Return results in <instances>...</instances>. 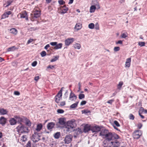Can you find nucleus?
Masks as SVG:
<instances>
[{
    "label": "nucleus",
    "instance_id": "nucleus-1",
    "mask_svg": "<svg viewBox=\"0 0 147 147\" xmlns=\"http://www.w3.org/2000/svg\"><path fill=\"white\" fill-rule=\"evenodd\" d=\"M119 142L117 140L113 141L105 140L103 142L102 145L103 147H111L113 145H119Z\"/></svg>",
    "mask_w": 147,
    "mask_h": 147
},
{
    "label": "nucleus",
    "instance_id": "nucleus-2",
    "mask_svg": "<svg viewBox=\"0 0 147 147\" xmlns=\"http://www.w3.org/2000/svg\"><path fill=\"white\" fill-rule=\"evenodd\" d=\"M105 138L106 139V140L113 141L115 139H119V137L117 134L114 133L109 132Z\"/></svg>",
    "mask_w": 147,
    "mask_h": 147
},
{
    "label": "nucleus",
    "instance_id": "nucleus-3",
    "mask_svg": "<svg viewBox=\"0 0 147 147\" xmlns=\"http://www.w3.org/2000/svg\"><path fill=\"white\" fill-rule=\"evenodd\" d=\"M75 126L76 124L74 121H68L67 123V125L65 127L66 130L67 131L71 132Z\"/></svg>",
    "mask_w": 147,
    "mask_h": 147
},
{
    "label": "nucleus",
    "instance_id": "nucleus-4",
    "mask_svg": "<svg viewBox=\"0 0 147 147\" xmlns=\"http://www.w3.org/2000/svg\"><path fill=\"white\" fill-rule=\"evenodd\" d=\"M16 128L19 133H28L29 131L28 127L22 125L21 123H20V124Z\"/></svg>",
    "mask_w": 147,
    "mask_h": 147
},
{
    "label": "nucleus",
    "instance_id": "nucleus-5",
    "mask_svg": "<svg viewBox=\"0 0 147 147\" xmlns=\"http://www.w3.org/2000/svg\"><path fill=\"white\" fill-rule=\"evenodd\" d=\"M40 134L35 132L33 134L31 139L33 142H36L40 140Z\"/></svg>",
    "mask_w": 147,
    "mask_h": 147
},
{
    "label": "nucleus",
    "instance_id": "nucleus-6",
    "mask_svg": "<svg viewBox=\"0 0 147 147\" xmlns=\"http://www.w3.org/2000/svg\"><path fill=\"white\" fill-rule=\"evenodd\" d=\"M142 135V132L141 130H137L135 131L133 134V136L134 139H138Z\"/></svg>",
    "mask_w": 147,
    "mask_h": 147
},
{
    "label": "nucleus",
    "instance_id": "nucleus-7",
    "mask_svg": "<svg viewBox=\"0 0 147 147\" xmlns=\"http://www.w3.org/2000/svg\"><path fill=\"white\" fill-rule=\"evenodd\" d=\"M63 88V87H62L61 88V90L55 96V101L57 103H58L59 102L61 98L62 94V89Z\"/></svg>",
    "mask_w": 147,
    "mask_h": 147
},
{
    "label": "nucleus",
    "instance_id": "nucleus-8",
    "mask_svg": "<svg viewBox=\"0 0 147 147\" xmlns=\"http://www.w3.org/2000/svg\"><path fill=\"white\" fill-rule=\"evenodd\" d=\"M68 9V8L66 7L65 5L61 6L58 9L59 12L61 13H66Z\"/></svg>",
    "mask_w": 147,
    "mask_h": 147
},
{
    "label": "nucleus",
    "instance_id": "nucleus-9",
    "mask_svg": "<svg viewBox=\"0 0 147 147\" xmlns=\"http://www.w3.org/2000/svg\"><path fill=\"white\" fill-rule=\"evenodd\" d=\"M74 39L73 38H68L65 40V45L66 46H69L74 41Z\"/></svg>",
    "mask_w": 147,
    "mask_h": 147
},
{
    "label": "nucleus",
    "instance_id": "nucleus-10",
    "mask_svg": "<svg viewBox=\"0 0 147 147\" xmlns=\"http://www.w3.org/2000/svg\"><path fill=\"white\" fill-rule=\"evenodd\" d=\"M72 137L71 135H69L66 136L64 140V141L65 143L69 144L72 140Z\"/></svg>",
    "mask_w": 147,
    "mask_h": 147
},
{
    "label": "nucleus",
    "instance_id": "nucleus-11",
    "mask_svg": "<svg viewBox=\"0 0 147 147\" xmlns=\"http://www.w3.org/2000/svg\"><path fill=\"white\" fill-rule=\"evenodd\" d=\"M109 133L108 130L106 129H102L100 133V136H101L103 138H105Z\"/></svg>",
    "mask_w": 147,
    "mask_h": 147
},
{
    "label": "nucleus",
    "instance_id": "nucleus-12",
    "mask_svg": "<svg viewBox=\"0 0 147 147\" xmlns=\"http://www.w3.org/2000/svg\"><path fill=\"white\" fill-rule=\"evenodd\" d=\"M70 90L71 91V92L69 95V100L71 101H75L77 99V96L72 92L71 89Z\"/></svg>",
    "mask_w": 147,
    "mask_h": 147
},
{
    "label": "nucleus",
    "instance_id": "nucleus-13",
    "mask_svg": "<svg viewBox=\"0 0 147 147\" xmlns=\"http://www.w3.org/2000/svg\"><path fill=\"white\" fill-rule=\"evenodd\" d=\"M13 0H4L3 6L5 7H8L13 1Z\"/></svg>",
    "mask_w": 147,
    "mask_h": 147
},
{
    "label": "nucleus",
    "instance_id": "nucleus-14",
    "mask_svg": "<svg viewBox=\"0 0 147 147\" xmlns=\"http://www.w3.org/2000/svg\"><path fill=\"white\" fill-rule=\"evenodd\" d=\"M93 132H97L100 130V128L98 126H95L93 127L91 129Z\"/></svg>",
    "mask_w": 147,
    "mask_h": 147
},
{
    "label": "nucleus",
    "instance_id": "nucleus-15",
    "mask_svg": "<svg viewBox=\"0 0 147 147\" xmlns=\"http://www.w3.org/2000/svg\"><path fill=\"white\" fill-rule=\"evenodd\" d=\"M11 13V12L10 11L5 12L4 14L2 15V18L4 19L8 17V16L10 15Z\"/></svg>",
    "mask_w": 147,
    "mask_h": 147
},
{
    "label": "nucleus",
    "instance_id": "nucleus-16",
    "mask_svg": "<svg viewBox=\"0 0 147 147\" xmlns=\"http://www.w3.org/2000/svg\"><path fill=\"white\" fill-rule=\"evenodd\" d=\"M65 119L64 118H60L59 119V123L61 125H64L65 124Z\"/></svg>",
    "mask_w": 147,
    "mask_h": 147
},
{
    "label": "nucleus",
    "instance_id": "nucleus-17",
    "mask_svg": "<svg viewBox=\"0 0 147 147\" xmlns=\"http://www.w3.org/2000/svg\"><path fill=\"white\" fill-rule=\"evenodd\" d=\"M8 112V111L6 109L3 108H0V114L1 115L7 114Z\"/></svg>",
    "mask_w": 147,
    "mask_h": 147
},
{
    "label": "nucleus",
    "instance_id": "nucleus-18",
    "mask_svg": "<svg viewBox=\"0 0 147 147\" xmlns=\"http://www.w3.org/2000/svg\"><path fill=\"white\" fill-rule=\"evenodd\" d=\"M55 125V123L53 122L49 123L47 124V128L49 129H50L53 128Z\"/></svg>",
    "mask_w": 147,
    "mask_h": 147
},
{
    "label": "nucleus",
    "instance_id": "nucleus-19",
    "mask_svg": "<svg viewBox=\"0 0 147 147\" xmlns=\"http://www.w3.org/2000/svg\"><path fill=\"white\" fill-rule=\"evenodd\" d=\"M20 17L21 18H25L26 20H28V16H27V14L26 12L25 11L24 12H23L22 13H20Z\"/></svg>",
    "mask_w": 147,
    "mask_h": 147
},
{
    "label": "nucleus",
    "instance_id": "nucleus-20",
    "mask_svg": "<svg viewBox=\"0 0 147 147\" xmlns=\"http://www.w3.org/2000/svg\"><path fill=\"white\" fill-rule=\"evenodd\" d=\"M131 61V58H129L126 59L125 62V67H129L130 65V63Z\"/></svg>",
    "mask_w": 147,
    "mask_h": 147
},
{
    "label": "nucleus",
    "instance_id": "nucleus-21",
    "mask_svg": "<svg viewBox=\"0 0 147 147\" xmlns=\"http://www.w3.org/2000/svg\"><path fill=\"white\" fill-rule=\"evenodd\" d=\"M10 124L11 125H13L16 124V119L14 118H11L9 121Z\"/></svg>",
    "mask_w": 147,
    "mask_h": 147
},
{
    "label": "nucleus",
    "instance_id": "nucleus-22",
    "mask_svg": "<svg viewBox=\"0 0 147 147\" xmlns=\"http://www.w3.org/2000/svg\"><path fill=\"white\" fill-rule=\"evenodd\" d=\"M34 17L35 18H37L39 17L40 15V11H36L34 12Z\"/></svg>",
    "mask_w": 147,
    "mask_h": 147
},
{
    "label": "nucleus",
    "instance_id": "nucleus-23",
    "mask_svg": "<svg viewBox=\"0 0 147 147\" xmlns=\"http://www.w3.org/2000/svg\"><path fill=\"white\" fill-rule=\"evenodd\" d=\"M6 120L3 117H1L0 118V124H4L6 122Z\"/></svg>",
    "mask_w": 147,
    "mask_h": 147
},
{
    "label": "nucleus",
    "instance_id": "nucleus-24",
    "mask_svg": "<svg viewBox=\"0 0 147 147\" xmlns=\"http://www.w3.org/2000/svg\"><path fill=\"white\" fill-rule=\"evenodd\" d=\"M11 33L14 35H16L18 33V30L15 28H12L9 30Z\"/></svg>",
    "mask_w": 147,
    "mask_h": 147
},
{
    "label": "nucleus",
    "instance_id": "nucleus-25",
    "mask_svg": "<svg viewBox=\"0 0 147 147\" xmlns=\"http://www.w3.org/2000/svg\"><path fill=\"white\" fill-rule=\"evenodd\" d=\"M90 129V127L88 125H86L84 129V132L86 133L89 131Z\"/></svg>",
    "mask_w": 147,
    "mask_h": 147
},
{
    "label": "nucleus",
    "instance_id": "nucleus-26",
    "mask_svg": "<svg viewBox=\"0 0 147 147\" xmlns=\"http://www.w3.org/2000/svg\"><path fill=\"white\" fill-rule=\"evenodd\" d=\"M15 118L16 119V122L18 121V122L20 123L23 121V119L22 118L18 116H15Z\"/></svg>",
    "mask_w": 147,
    "mask_h": 147
},
{
    "label": "nucleus",
    "instance_id": "nucleus-27",
    "mask_svg": "<svg viewBox=\"0 0 147 147\" xmlns=\"http://www.w3.org/2000/svg\"><path fill=\"white\" fill-rule=\"evenodd\" d=\"M82 27V25L80 23H77L75 26V28L78 30H80Z\"/></svg>",
    "mask_w": 147,
    "mask_h": 147
},
{
    "label": "nucleus",
    "instance_id": "nucleus-28",
    "mask_svg": "<svg viewBox=\"0 0 147 147\" xmlns=\"http://www.w3.org/2000/svg\"><path fill=\"white\" fill-rule=\"evenodd\" d=\"M42 127V125L41 124H39L37 125L36 130L37 131H39Z\"/></svg>",
    "mask_w": 147,
    "mask_h": 147
},
{
    "label": "nucleus",
    "instance_id": "nucleus-29",
    "mask_svg": "<svg viewBox=\"0 0 147 147\" xmlns=\"http://www.w3.org/2000/svg\"><path fill=\"white\" fill-rule=\"evenodd\" d=\"M96 9V7L95 5H92L90 7V11L91 13L94 12Z\"/></svg>",
    "mask_w": 147,
    "mask_h": 147
},
{
    "label": "nucleus",
    "instance_id": "nucleus-30",
    "mask_svg": "<svg viewBox=\"0 0 147 147\" xmlns=\"http://www.w3.org/2000/svg\"><path fill=\"white\" fill-rule=\"evenodd\" d=\"M62 44L61 43H59L58 44H57L56 46L55 47V49H61L62 47Z\"/></svg>",
    "mask_w": 147,
    "mask_h": 147
},
{
    "label": "nucleus",
    "instance_id": "nucleus-31",
    "mask_svg": "<svg viewBox=\"0 0 147 147\" xmlns=\"http://www.w3.org/2000/svg\"><path fill=\"white\" fill-rule=\"evenodd\" d=\"M74 47L75 49H80L81 47L79 43H76L74 45Z\"/></svg>",
    "mask_w": 147,
    "mask_h": 147
},
{
    "label": "nucleus",
    "instance_id": "nucleus-32",
    "mask_svg": "<svg viewBox=\"0 0 147 147\" xmlns=\"http://www.w3.org/2000/svg\"><path fill=\"white\" fill-rule=\"evenodd\" d=\"M16 49V47L15 46H13L9 47L7 49L8 51H13Z\"/></svg>",
    "mask_w": 147,
    "mask_h": 147
},
{
    "label": "nucleus",
    "instance_id": "nucleus-33",
    "mask_svg": "<svg viewBox=\"0 0 147 147\" xmlns=\"http://www.w3.org/2000/svg\"><path fill=\"white\" fill-rule=\"evenodd\" d=\"M78 103V102H77L76 103L73 104L70 106V108L71 109H74L76 108L77 106Z\"/></svg>",
    "mask_w": 147,
    "mask_h": 147
},
{
    "label": "nucleus",
    "instance_id": "nucleus-34",
    "mask_svg": "<svg viewBox=\"0 0 147 147\" xmlns=\"http://www.w3.org/2000/svg\"><path fill=\"white\" fill-rule=\"evenodd\" d=\"M60 136V132H58L56 133L54 135V137L56 139H58Z\"/></svg>",
    "mask_w": 147,
    "mask_h": 147
},
{
    "label": "nucleus",
    "instance_id": "nucleus-35",
    "mask_svg": "<svg viewBox=\"0 0 147 147\" xmlns=\"http://www.w3.org/2000/svg\"><path fill=\"white\" fill-rule=\"evenodd\" d=\"M75 131V133H76L77 135L80 134L81 132V129L79 128L77 129Z\"/></svg>",
    "mask_w": 147,
    "mask_h": 147
},
{
    "label": "nucleus",
    "instance_id": "nucleus-36",
    "mask_svg": "<svg viewBox=\"0 0 147 147\" xmlns=\"http://www.w3.org/2000/svg\"><path fill=\"white\" fill-rule=\"evenodd\" d=\"M26 136L23 135L21 137L20 140L22 142H25L26 140Z\"/></svg>",
    "mask_w": 147,
    "mask_h": 147
},
{
    "label": "nucleus",
    "instance_id": "nucleus-37",
    "mask_svg": "<svg viewBox=\"0 0 147 147\" xmlns=\"http://www.w3.org/2000/svg\"><path fill=\"white\" fill-rule=\"evenodd\" d=\"M94 25L93 23H90L88 25L89 28L91 29H93L94 28Z\"/></svg>",
    "mask_w": 147,
    "mask_h": 147
},
{
    "label": "nucleus",
    "instance_id": "nucleus-38",
    "mask_svg": "<svg viewBox=\"0 0 147 147\" xmlns=\"http://www.w3.org/2000/svg\"><path fill=\"white\" fill-rule=\"evenodd\" d=\"M85 97V95L83 94H80L79 95V98L80 99H81L84 98Z\"/></svg>",
    "mask_w": 147,
    "mask_h": 147
},
{
    "label": "nucleus",
    "instance_id": "nucleus-39",
    "mask_svg": "<svg viewBox=\"0 0 147 147\" xmlns=\"http://www.w3.org/2000/svg\"><path fill=\"white\" fill-rule=\"evenodd\" d=\"M121 37L122 38H125L127 36V33H123L121 35Z\"/></svg>",
    "mask_w": 147,
    "mask_h": 147
},
{
    "label": "nucleus",
    "instance_id": "nucleus-40",
    "mask_svg": "<svg viewBox=\"0 0 147 147\" xmlns=\"http://www.w3.org/2000/svg\"><path fill=\"white\" fill-rule=\"evenodd\" d=\"M138 44L141 47H142L144 46L145 45V42H138Z\"/></svg>",
    "mask_w": 147,
    "mask_h": 147
},
{
    "label": "nucleus",
    "instance_id": "nucleus-41",
    "mask_svg": "<svg viewBox=\"0 0 147 147\" xmlns=\"http://www.w3.org/2000/svg\"><path fill=\"white\" fill-rule=\"evenodd\" d=\"M114 124L115 125H116V126H117L118 127L120 126V125L119 124V123L116 120L114 121Z\"/></svg>",
    "mask_w": 147,
    "mask_h": 147
},
{
    "label": "nucleus",
    "instance_id": "nucleus-42",
    "mask_svg": "<svg viewBox=\"0 0 147 147\" xmlns=\"http://www.w3.org/2000/svg\"><path fill=\"white\" fill-rule=\"evenodd\" d=\"M56 66V65H49V66H48L47 68H50L52 69H53Z\"/></svg>",
    "mask_w": 147,
    "mask_h": 147
},
{
    "label": "nucleus",
    "instance_id": "nucleus-43",
    "mask_svg": "<svg viewBox=\"0 0 147 147\" xmlns=\"http://www.w3.org/2000/svg\"><path fill=\"white\" fill-rule=\"evenodd\" d=\"M46 52L45 51H43L41 53V55L42 57L45 56L46 55Z\"/></svg>",
    "mask_w": 147,
    "mask_h": 147
},
{
    "label": "nucleus",
    "instance_id": "nucleus-44",
    "mask_svg": "<svg viewBox=\"0 0 147 147\" xmlns=\"http://www.w3.org/2000/svg\"><path fill=\"white\" fill-rule=\"evenodd\" d=\"M123 84V82H120L118 85V88L120 89Z\"/></svg>",
    "mask_w": 147,
    "mask_h": 147
},
{
    "label": "nucleus",
    "instance_id": "nucleus-45",
    "mask_svg": "<svg viewBox=\"0 0 147 147\" xmlns=\"http://www.w3.org/2000/svg\"><path fill=\"white\" fill-rule=\"evenodd\" d=\"M59 3L61 5H63L65 3V2L63 0H60L58 1Z\"/></svg>",
    "mask_w": 147,
    "mask_h": 147
},
{
    "label": "nucleus",
    "instance_id": "nucleus-46",
    "mask_svg": "<svg viewBox=\"0 0 147 147\" xmlns=\"http://www.w3.org/2000/svg\"><path fill=\"white\" fill-rule=\"evenodd\" d=\"M120 47H116L114 48V50L115 51H117L120 50Z\"/></svg>",
    "mask_w": 147,
    "mask_h": 147
},
{
    "label": "nucleus",
    "instance_id": "nucleus-47",
    "mask_svg": "<svg viewBox=\"0 0 147 147\" xmlns=\"http://www.w3.org/2000/svg\"><path fill=\"white\" fill-rule=\"evenodd\" d=\"M57 112L59 113H62L64 112V111L61 109H59L57 110Z\"/></svg>",
    "mask_w": 147,
    "mask_h": 147
},
{
    "label": "nucleus",
    "instance_id": "nucleus-48",
    "mask_svg": "<svg viewBox=\"0 0 147 147\" xmlns=\"http://www.w3.org/2000/svg\"><path fill=\"white\" fill-rule=\"evenodd\" d=\"M31 142L30 141H29L26 145V147H31Z\"/></svg>",
    "mask_w": 147,
    "mask_h": 147
},
{
    "label": "nucleus",
    "instance_id": "nucleus-49",
    "mask_svg": "<svg viewBox=\"0 0 147 147\" xmlns=\"http://www.w3.org/2000/svg\"><path fill=\"white\" fill-rule=\"evenodd\" d=\"M129 119H131L134 120V116L132 114H130L129 115Z\"/></svg>",
    "mask_w": 147,
    "mask_h": 147
},
{
    "label": "nucleus",
    "instance_id": "nucleus-50",
    "mask_svg": "<svg viewBox=\"0 0 147 147\" xmlns=\"http://www.w3.org/2000/svg\"><path fill=\"white\" fill-rule=\"evenodd\" d=\"M57 42H52L50 43V44L53 46H56Z\"/></svg>",
    "mask_w": 147,
    "mask_h": 147
},
{
    "label": "nucleus",
    "instance_id": "nucleus-51",
    "mask_svg": "<svg viewBox=\"0 0 147 147\" xmlns=\"http://www.w3.org/2000/svg\"><path fill=\"white\" fill-rule=\"evenodd\" d=\"M58 59V58L57 57H55L54 58L51 59V62H53L56 61Z\"/></svg>",
    "mask_w": 147,
    "mask_h": 147
},
{
    "label": "nucleus",
    "instance_id": "nucleus-52",
    "mask_svg": "<svg viewBox=\"0 0 147 147\" xmlns=\"http://www.w3.org/2000/svg\"><path fill=\"white\" fill-rule=\"evenodd\" d=\"M26 125L29 126H30L31 125V123L29 121H27L26 122Z\"/></svg>",
    "mask_w": 147,
    "mask_h": 147
},
{
    "label": "nucleus",
    "instance_id": "nucleus-53",
    "mask_svg": "<svg viewBox=\"0 0 147 147\" xmlns=\"http://www.w3.org/2000/svg\"><path fill=\"white\" fill-rule=\"evenodd\" d=\"M37 64V62L36 61H34L32 63V66L34 67Z\"/></svg>",
    "mask_w": 147,
    "mask_h": 147
},
{
    "label": "nucleus",
    "instance_id": "nucleus-54",
    "mask_svg": "<svg viewBox=\"0 0 147 147\" xmlns=\"http://www.w3.org/2000/svg\"><path fill=\"white\" fill-rule=\"evenodd\" d=\"M142 126V125L141 123H139L137 125L138 127V129L141 128Z\"/></svg>",
    "mask_w": 147,
    "mask_h": 147
},
{
    "label": "nucleus",
    "instance_id": "nucleus-55",
    "mask_svg": "<svg viewBox=\"0 0 147 147\" xmlns=\"http://www.w3.org/2000/svg\"><path fill=\"white\" fill-rule=\"evenodd\" d=\"M82 112L83 113H88L90 112V111L85 110L82 111Z\"/></svg>",
    "mask_w": 147,
    "mask_h": 147
},
{
    "label": "nucleus",
    "instance_id": "nucleus-56",
    "mask_svg": "<svg viewBox=\"0 0 147 147\" xmlns=\"http://www.w3.org/2000/svg\"><path fill=\"white\" fill-rule=\"evenodd\" d=\"M86 101H85V100L81 102L80 105H84L86 104Z\"/></svg>",
    "mask_w": 147,
    "mask_h": 147
},
{
    "label": "nucleus",
    "instance_id": "nucleus-57",
    "mask_svg": "<svg viewBox=\"0 0 147 147\" xmlns=\"http://www.w3.org/2000/svg\"><path fill=\"white\" fill-rule=\"evenodd\" d=\"M114 99H112L109 100L107 102L108 103L111 104L113 102H114Z\"/></svg>",
    "mask_w": 147,
    "mask_h": 147
},
{
    "label": "nucleus",
    "instance_id": "nucleus-58",
    "mask_svg": "<svg viewBox=\"0 0 147 147\" xmlns=\"http://www.w3.org/2000/svg\"><path fill=\"white\" fill-rule=\"evenodd\" d=\"M144 111V108L142 107H141L139 111V113H141V112H143Z\"/></svg>",
    "mask_w": 147,
    "mask_h": 147
},
{
    "label": "nucleus",
    "instance_id": "nucleus-59",
    "mask_svg": "<svg viewBox=\"0 0 147 147\" xmlns=\"http://www.w3.org/2000/svg\"><path fill=\"white\" fill-rule=\"evenodd\" d=\"M33 41V39H29L28 42H27V44H29L31 42H32V41Z\"/></svg>",
    "mask_w": 147,
    "mask_h": 147
},
{
    "label": "nucleus",
    "instance_id": "nucleus-60",
    "mask_svg": "<svg viewBox=\"0 0 147 147\" xmlns=\"http://www.w3.org/2000/svg\"><path fill=\"white\" fill-rule=\"evenodd\" d=\"M65 101H62L61 102L60 105L61 106H63L65 105Z\"/></svg>",
    "mask_w": 147,
    "mask_h": 147
},
{
    "label": "nucleus",
    "instance_id": "nucleus-61",
    "mask_svg": "<svg viewBox=\"0 0 147 147\" xmlns=\"http://www.w3.org/2000/svg\"><path fill=\"white\" fill-rule=\"evenodd\" d=\"M14 94L16 95H19L20 94V93L18 91H15L14 92Z\"/></svg>",
    "mask_w": 147,
    "mask_h": 147
},
{
    "label": "nucleus",
    "instance_id": "nucleus-62",
    "mask_svg": "<svg viewBox=\"0 0 147 147\" xmlns=\"http://www.w3.org/2000/svg\"><path fill=\"white\" fill-rule=\"evenodd\" d=\"M39 79V76H35L34 77V80L36 81H37Z\"/></svg>",
    "mask_w": 147,
    "mask_h": 147
},
{
    "label": "nucleus",
    "instance_id": "nucleus-63",
    "mask_svg": "<svg viewBox=\"0 0 147 147\" xmlns=\"http://www.w3.org/2000/svg\"><path fill=\"white\" fill-rule=\"evenodd\" d=\"M68 95V91H67L65 93V94L64 95H65V98H67V95Z\"/></svg>",
    "mask_w": 147,
    "mask_h": 147
},
{
    "label": "nucleus",
    "instance_id": "nucleus-64",
    "mask_svg": "<svg viewBox=\"0 0 147 147\" xmlns=\"http://www.w3.org/2000/svg\"><path fill=\"white\" fill-rule=\"evenodd\" d=\"M122 41L121 40H119L117 42H116V44H122Z\"/></svg>",
    "mask_w": 147,
    "mask_h": 147
}]
</instances>
